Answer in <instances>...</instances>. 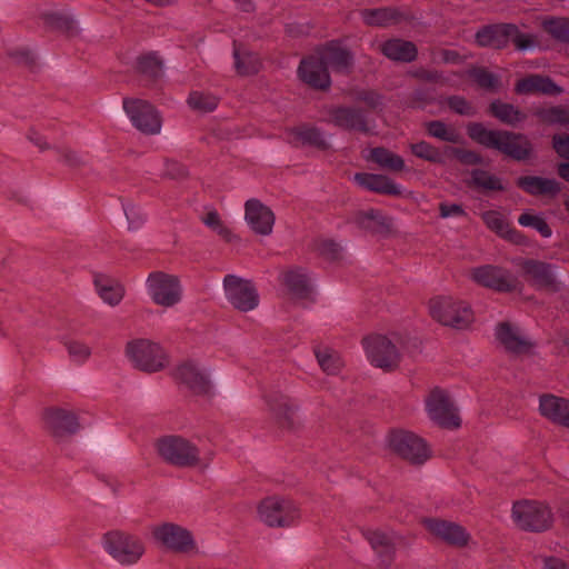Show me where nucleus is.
Listing matches in <instances>:
<instances>
[{
	"mask_svg": "<svg viewBox=\"0 0 569 569\" xmlns=\"http://www.w3.org/2000/svg\"><path fill=\"white\" fill-rule=\"evenodd\" d=\"M448 108L457 114L472 117L476 114V109L465 97L453 94L446 99Z\"/></svg>",
	"mask_w": 569,
	"mask_h": 569,
	"instance_id": "bf43d9fd",
	"label": "nucleus"
},
{
	"mask_svg": "<svg viewBox=\"0 0 569 569\" xmlns=\"http://www.w3.org/2000/svg\"><path fill=\"white\" fill-rule=\"evenodd\" d=\"M426 132L429 137L449 143H460L461 134L451 126L442 120H431L425 123Z\"/></svg>",
	"mask_w": 569,
	"mask_h": 569,
	"instance_id": "79ce46f5",
	"label": "nucleus"
},
{
	"mask_svg": "<svg viewBox=\"0 0 569 569\" xmlns=\"http://www.w3.org/2000/svg\"><path fill=\"white\" fill-rule=\"evenodd\" d=\"M352 222L358 228L371 233H379L389 229L386 217L377 209L357 211L352 217Z\"/></svg>",
	"mask_w": 569,
	"mask_h": 569,
	"instance_id": "c9c22d12",
	"label": "nucleus"
},
{
	"mask_svg": "<svg viewBox=\"0 0 569 569\" xmlns=\"http://www.w3.org/2000/svg\"><path fill=\"white\" fill-rule=\"evenodd\" d=\"M127 355L138 369L146 372L160 371L167 363V356L160 345L147 339L129 342Z\"/></svg>",
	"mask_w": 569,
	"mask_h": 569,
	"instance_id": "1a4fd4ad",
	"label": "nucleus"
},
{
	"mask_svg": "<svg viewBox=\"0 0 569 569\" xmlns=\"http://www.w3.org/2000/svg\"><path fill=\"white\" fill-rule=\"evenodd\" d=\"M422 523L432 536L450 546L465 547L469 541V533L456 522L439 518H427Z\"/></svg>",
	"mask_w": 569,
	"mask_h": 569,
	"instance_id": "6ab92c4d",
	"label": "nucleus"
},
{
	"mask_svg": "<svg viewBox=\"0 0 569 569\" xmlns=\"http://www.w3.org/2000/svg\"><path fill=\"white\" fill-rule=\"evenodd\" d=\"M389 445L398 456L413 465H422L430 457V450L425 440L409 431H392Z\"/></svg>",
	"mask_w": 569,
	"mask_h": 569,
	"instance_id": "9b49d317",
	"label": "nucleus"
},
{
	"mask_svg": "<svg viewBox=\"0 0 569 569\" xmlns=\"http://www.w3.org/2000/svg\"><path fill=\"white\" fill-rule=\"evenodd\" d=\"M317 249L322 257L329 260L338 259L341 251V247L333 240L320 241Z\"/></svg>",
	"mask_w": 569,
	"mask_h": 569,
	"instance_id": "e2e57ef3",
	"label": "nucleus"
},
{
	"mask_svg": "<svg viewBox=\"0 0 569 569\" xmlns=\"http://www.w3.org/2000/svg\"><path fill=\"white\" fill-rule=\"evenodd\" d=\"M410 151L415 157L431 163L443 164L446 161L445 151L425 140L411 143Z\"/></svg>",
	"mask_w": 569,
	"mask_h": 569,
	"instance_id": "c03bdc74",
	"label": "nucleus"
},
{
	"mask_svg": "<svg viewBox=\"0 0 569 569\" xmlns=\"http://www.w3.org/2000/svg\"><path fill=\"white\" fill-rule=\"evenodd\" d=\"M187 102L192 110L208 113L217 109L219 98L210 92L192 91L189 93Z\"/></svg>",
	"mask_w": 569,
	"mask_h": 569,
	"instance_id": "49530a36",
	"label": "nucleus"
},
{
	"mask_svg": "<svg viewBox=\"0 0 569 569\" xmlns=\"http://www.w3.org/2000/svg\"><path fill=\"white\" fill-rule=\"evenodd\" d=\"M288 142L296 147H312L321 151L330 148L321 129L311 124H300L286 130Z\"/></svg>",
	"mask_w": 569,
	"mask_h": 569,
	"instance_id": "b1692460",
	"label": "nucleus"
},
{
	"mask_svg": "<svg viewBox=\"0 0 569 569\" xmlns=\"http://www.w3.org/2000/svg\"><path fill=\"white\" fill-rule=\"evenodd\" d=\"M260 519L269 527H290L300 517L292 500L279 497L263 499L258 508Z\"/></svg>",
	"mask_w": 569,
	"mask_h": 569,
	"instance_id": "6e6552de",
	"label": "nucleus"
},
{
	"mask_svg": "<svg viewBox=\"0 0 569 569\" xmlns=\"http://www.w3.org/2000/svg\"><path fill=\"white\" fill-rule=\"evenodd\" d=\"M436 101V92L431 88H417L408 97L407 104L412 109H425Z\"/></svg>",
	"mask_w": 569,
	"mask_h": 569,
	"instance_id": "864d4df0",
	"label": "nucleus"
},
{
	"mask_svg": "<svg viewBox=\"0 0 569 569\" xmlns=\"http://www.w3.org/2000/svg\"><path fill=\"white\" fill-rule=\"evenodd\" d=\"M467 134L476 143L497 150L516 161H526L533 152L531 141L523 133L487 129L481 122H470L467 126Z\"/></svg>",
	"mask_w": 569,
	"mask_h": 569,
	"instance_id": "f257e3e1",
	"label": "nucleus"
},
{
	"mask_svg": "<svg viewBox=\"0 0 569 569\" xmlns=\"http://www.w3.org/2000/svg\"><path fill=\"white\" fill-rule=\"evenodd\" d=\"M468 76L481 89L496 92L501 87V81L498 74L489 71L485 67H472L468 71Z\"/></svg>",
	"mask_w": 569,
	"mask_h": 569,
	"instance_id": "37998d69",
	"label": "nucleus"
},
{
	"mask_svg": "<svg viewBox=\"0 0 569 569\" xmlns=\"http://www.w3.org/2000/svg\"><path fill=\"white\" fill-rule=\"evenodd\" d=\"M516 30L515 23H492L481 27L475 34V41L480 48L505 49Z\"/></svg>",
	"mask_w": 569,
	"mask_h": 569,
	"instance_id": "412c9836",
	"label": "nucleus"
},
{
	"mask_svg": "<svg viewBox=\"0 0 569 569\" xmlns=\"http://www.w3.org/2000/svg\"><path fill=\"white\" fill-rule=\"evenodd\" d=\"M297 72L299 79L312 89L326 91L331 86L329 71L318 54L303 58Z\"/></svg>",
	"mask_w": 569,
	"mask_h": 569,
	"instance_id": "f3484780",
	"label": "nucleus"
},
{
	"mask_svg": "<svg viewBox=\"0 0 569 569\" xmlns=\"http://www.w3.org/2000/svg\"><path fill=\"white\" fill-rule=\"evenodd\" d=\"M470 278L477 284L497 292H511L515 284L509 278V272L500 267L485 264L470 271Z\"/></svg>",
	"mask_w": 569,
	"mask_h": 569,
	"instance_id": "a211bd4d",
	"label": "nucleus"
},
{
	"mask_svg": "<svg viewBox=\"0 0 569 569\" xmlns=\"http://www.w3.org/2000/svg\"><path fill=\"white\" fill-rule=\"evenodd\" d=\"M365 537L376 552L378 566L383 569L389 568L396 556L393 535L380 530H368L365 532Z\"/></svg>",
	"mask_w": 569,
	"mask_h": 569,
	"instance_id": "a878e982",
	"label": "nucleus"
},
{
	"mask_svg": "<svg viewBox=\"0 0 569 569\" xmlns=\"http://www.w3.org/2000/svg\"><path fill=\"white\" fill-rule=\"evenodd\" d=\"M123 210L129 223V229L134 230L143 224L146 216L140 211L139 208L131 203H127L123 204Z\"/></svg>",
	"mask_w": 569,
	"mask_h": 569,
	"instance_id": "052dcab7",
	"label": "nucleus"
},
{
	"mask_svg": "<svg viewBox=\"0 0 569 569\" xmlns=\"http://www.w3.org/2000/svg\"><path fill=\"white\" fill-rule=\"evenodd\" d=\"M429 310L436 321L456 329H466L473 321V312L469 303L456 301L450 297L431 299Z\"/></svg>",
	"mask_w": 569,
	"mask_h": 569,
	"instance_id": "20e7f679",
	"label": "nucleus"
},
{
	"mask_svg": "<svg viewBox=\"0 0 569 569\" xmlns=\"http://www.w3.org/2000/svg\"><path fill=\"white\" fill-rule=\"evenodd\" d=\"M515 92L517 94H545L550 97L559 96L563 89L558 86L549 76L543 74H529L515 84Z\"/></svg>",
	"mask_w": 569,
	"mask_h": 569,
	"instance_id": "393cba45",
	"label": "nucleus"
},
{
	"mask_svg": "<svg viewBox=\"0 0 569 569\" xmlns=\"http://www.w3.org/2000/svg\"><path fill=\"white\" fill-rule=\"evenodd\" d=\"M518 223L522 227H529L537 230L541 237L550 238L552 236V230L547 221L537 214H532L531 212H523L518 217Z\"/></svg>",
	"mask_w": 569,
	"mask_h": 569,
	"instance_id": "603ef678",
	"label": "nucleus"
},
{
	"mask_svg": "<svg viewBox=\"0 0 569 569\" xmlns=\"http://www.w3.org/2000/svg\"><path fill=\"white\" fill-rule=\"evenodd\" d=\"M495 335L497 340L510 353H529L536 347L533 341L519 336L517 330L507 321L497 325Z\"/></svg>",
	"mask_w": 569,
	"mask_h": 569,
	"instance_id": "cd10ccee",
	"label": "nucleus"
},
{
	"mask_svg": "<svg viewBox=\"0 0 569 569\" xmlns=\"http://www.w3.org/2000/svg\"><path fill=\"white\" fill-rule=\"evenodd\" d=\"M328 116L327 121L341 130L349 132L355 131L362 134L373 133V126H371L362 108L353 106H331L328 109Z\"/></svg>",
	"mask_w": 569,
	"mask_h": 569,
	"instance_id": "f8f14e48",
	"label": "nucleus"
},
{
	"mask_svg": "<svg viewBox=\"0 0 569 569\" xmlns=\"http://www.w3.org/2000/svg\"><path fill=\"white\" fill-rule=\"evenodd\" d=\"M318 56L327 69L330 67L336 72L348 73L353 64L350 50L335 42L327 44Z\"/></svg>",
	"mask_w": 569,
	"mask_h": 569,
	"instance_id": "c756f323",
	"label": "nucleus"
},
{
	"mask_svg": "<svg viewBox=\"0 0 569 569\" xmlns=\"http://www.w3.org/2000/svg\"><path fill=\"white\" fill-rule=\"evenodd\" d=\"M481 218L488 229L496 232L501 238L510 226L503 216L495 210L483 212Z\"/></svg>",
	"mask_w": 569,
	"mask_h": 569,
	"instance_id": "13d9d810",
	"label": "nucleus"
},
{
	"mask_svg": "<svg viewBox=\"0 0 569 569\" xmlns=\"http://www.w3.org/2000/svg\"><path fill=\"white\" fill-rule=\"evenodd\" d=\"M429 418L440 427L453 429L460 426V418L455 411L448 395L440 388H435L426 400Z\"/></svg>",
	"mask_w": 569,
	"mask_h": 569,
	"instance_id": "2eb2a0df",
	"label": "nucleus"
},
{
	"mask_svg": "<svg viewBox=\"0 0 569 569\" xmlns=\"http://www.w3.org/2000/svg\"><path fill=\"white\" fill-rule=\"evenodd\" d=\"M439 212L441 218L449 217H465L466 210L461 204L441 202L439 204Z\"/></svg>",
	"mask_w": 569,
	"mask_h": 569,
	"instance_id": "774afa93",
	"label": "nucleus"
},
{
	"mask_svg": "<svg viewBox=\"0 0 569 569\" xmlns=\"http://www.w3.org/2000/svg\"><path fill=\"white\" fill-rule=\"evenodd\" d=\"M466 184L470 189L481 192L505 191V186L499 177L479 168L470 171V178L466 180Z\"/></svg>",
	"mask_w": 569,
	"mask_h": 569,
	"instance_id": "f704fd0d",
	"label": "nucleus"
},
{
	"mask_svg": "<svg viewBox=\"0 0 569 569\" xmlns=\"http://www.w3.org/2000/svg\"><path fill=\"white\" fill-rule=\"evenodd\" d=\"M362 345L371 365L383 371L396 370L401 362V352L386 336L375 335L362 339Z\"/></svg>",
	"mask_w": 569,
	"mask_h": 569,
	"instance_id": "0eeeda50",
	"label": "nucleus"
},
{
	"mask_svg": "<svg viewBox=\"0 0 569 569\" xmlns=\"http://www.w3.org/2000/svg\"><path fill=\"white\" fill-rule=\"evenodd\" d=\"M552 148L562 159L569 160V136L557 133L552 136Z\"/></svg>",
	"mask_w": 569,
	"mask_h": 569,
	"instance_id": "680f3d73",
	"label": "nucleus"
},
{
	"mask_svg": "<svg viewBox=\"0 0 569 569\" xmlns=\"http://www.w3.org/2000/svg\"><path fill=\"white\" fill-rule=\"evenodd\" d=\"M510 41L513 42L517 50L525 51L533 46V38L530 34L520 32L516 26L515 32H511Z\"/></svg>",
	"mask_w": 569,
	"mask_h": 569,
	"instance_id": "69168bd1",
	"label": "nucleus"
},
{
	"mask_svg": "<svg viewBox=\"0 0 569 569\" xmlns=\"http://www.w3.org/2000/svg\"><path fill=\"white\" fill-rule=\"evenodd\" d=\"M123 109L132 124L144 134H157L161 130V117L156 108L141 99H123Z\"/></svg>",
	"mask_w": 569,
	"mask_h": 569,
	"instance_id": "4468645a",
	"label": "nucleus"
},
{
	"mask_svg": "<svg viewBox=\"0 0 569 569\" xmlns=\"http://www.w3.org/2000/svg\"><path fill=\"white\" fill-rule=\"evenodd\" d=\"M158 455L167 463L178 468H192L199 465V449L180 436H164L157 440Z\"/></svg>",
	"mask_w": 569,
	"mask_h": 569,
	"instance_id": "7ed1b4c3",
	"label": "nucleus"
},
{
	"mask_svg": "<svg viewBox=\"0 0 569 569\" xmlns=\"http://www.w3.org/2000/svg\"><path fill=\"white\" fill-rule=\"evenodd\" d=\"M173 378L193 395H211L212 386L210 379L192 360H187L179 365L173 371Z\"/></svg>",
	"mask_w": 569,
	"mask_h": 569,
	"instance_id": "dca6fc26",
	"label": "nucleus"
},
{
	"mask_svg": "<svg viewBox=\"0 0 569 569\" xmlns=\"http://www.w3.org/2000/svg\"><path fill=\"white\" fill-rule=\"evenodd\" d=\"M356 99L366 103L370 109H377L382 104V96L375 90H361Z\"/></svg>",
	"mask_w": 569,
	"mask_h": 569,
	"instance_id": "0e129e2a",
	"label": "nucleus"
},
{
	"mask_svg": "<svg viewBox=\"0 0 569 569\" xmlns=\"http://www.w3.org/2000/svg\"><path fill=\"white\" fill-rule=\"evenodd\" d=\"M59 160L64 164L76 168L84 163L83 159L70 149L63 148L59 150Z\"/></svg>",
	"mask_w": 569,
	"mask_h": 569,
	"instance_id": "338daca9",
	"label": "nucleus"
},
{
	"mask_svg": "<svg viewBox=\"0 0 569 569\" xmlns=\"http://www.w3.org/2000/svg\"><path fill=\"white\" fill-rule=\"evenodd\" d=\"M43 420L46 428L57 438L73 435L80 429L76 413L62 408L46 409Z\"/></svg>",
	"mask_w": 569,
	"mask_h": 569,
	"instance_id": "4be33fe9",
	"label": "nucleus"
},
{
	"mask_svg": "<svg viewBox=\"0 0 569 569\" xmlns=\"http://www.w3.org/2000/svg\"><path fill=\"white\" fill-rule=\"evenodd\" d=\"M366 159L392 172H400L406 167L402 157L385 147L372 148Z\"/></svg>",
	"mask_w": 569,
	"mask_h": 569,
	"instance_id": "4c0bfd02",
	"label": "nucleus"
},
{
	"mask_svg": "<svg viewBox=\"0 0 569 569\" xmlns=\"http://www.w3.org/2000/svg\"><path fill=\"white\" fill-rule=\"evenodd\" d=\"M512 519L521 530L542 532L551 527L553 516L547 505L539 501L522 500L513 503Z\"/></svg>",
	"mask_w": 569,
	"mask_h": 569,
	"instance_id": "39448f33",
	"label": "nucleus"
},
{
	"mask_svg": "<svg viewBox=\"0 0 569 569\" xmlns=\"http://www.w3.org/2000/svg\"><path fill=\"white\" fill-rule=\"evenodd\" d=\"M445 153L456 159L462 166H478L483 162V158L480 153L465 148L446 146Z\"/></svg>",
	"mask_w": 569,
	"mask_h": 569,
	"instance_id": "3c124183",
	"label": "nucleus"
},
{
	"mask_svg": "<svg viewBox=\"0 0 569 569\" xmlns=\"http://www.w3.org/2000/svg\"><path fill=\"white\" fill-rule=\"evenodd\" d=\"M488 112L500 122L512 127L527 118L519 108L500 100L491 101L488 107Z\"/></svg>",
	"mask_w": 569,
	"mask_h": 569,
	"instance_id": "e433bc0d",
	"label": "nucleus"
},
{
	"mask_svg": "<svg viewBox=\"0 0 569 569\" xmlns=\"http://www.w3.org/2000/svg\"><path fill=\"white\" fill-rule=\"evenodd\" d=\"M542 27L557 41L569 43V18H549L543 21Z\"/></svg>",
	"mask_w": 569,
	"mask_h": 569,
	"instance_id": "8fccbe9b",
	"label": "nucleus"
},
{
	"mask_svg": "<svg viewBox=\"0 0 569 569\" xmlns=\"http://www.w3.org/2000/svg\"><path fill=\"white\" fill-rule=\"evenodd\" d=\"M152 533L156 540L174 551H187L193 545L191 533L176 523L167 522L158 526Z\"/></svg>",
	"mask_w": 569,
	"mask_h": 569,
	"instance_id": "5701e85b",
	"label": "nucleus"
},
{
	"mask_svg": "<svg viewBox=\"0 0 569 569\" xmlns=\"http://www.w3.org/2000/svg\"><path fill=\"white\" fill-rule=\"evenodd\" d=\"M103 547L114 560L124 566L137 563L144 553V546L138 537L119 530L103 535Z\"/></svg>",
	"mask_w": 569,
	"mask_h": 569,
	"instance_id": "423d86ee",
	"label": "nucleus"
},
{
	"mask_svg": "<svg viewBox=\"0 0 569 569\" xmlns=\"http://www.w3.org/2000/svg\"><path fill=\"white\" fill-rule=\"evenodd\" d=\"M353 180L360 188L375 193L387 196H400L402 193L400 186L385 174L357 172Z\"/></svg>",
	"mask_w": 569,
	"mask_h": 569,
	"instance_id": "c85d7f7f",
	"label": "nucleus"
},
{
	"mask_svg": "<svg viewBox=\"0 0 569 569\" xmlns=\"http://www.w3.org/2000/svg\"><path fill=\"white\" fill-rule=\"evenodd\" d=\"M202 222L213 232H216L219 237H221L224 241H232L233 234L231 230L223 224L219 213L216 210L208 212L202 218Z\"/></svg>",
	"mask_w": 569,
	"mask_h": 569,
	"instance_id": "5fc2aeb1",
	"label": "nucleus"
},
{
	"mask_svg": "<svg viewBox=\"0 0 569 569\" xmlns=\"http://www.w3.org/2000/svg\"><path fill=\"white\" fill-rule=\"evenodd\" d=\"M533 114L537 119L547 126H562L569 124V106H551L547 108H538Z\"/></svg>",
	"mask_w": 569,
	"mask_h": 569,
	"instance_id": "ea45409f",
	"label": "nucleus"
},
{
	"mask_svg": "<svg viewBox=\"0 0 569 569\" xmlns=\"http://www.w3.org/2000/svg\"><path fill=\"white\" fill-rule=\"evenodd\" d=\"M42 17L44 23L52 29L61 30L69 34L78 32L77 21L68 13L47 12Z\"/></svg>",
	"mask_w": 569,
	"mask_h": 569,
	"instance_id": "09e8293b",
	"label": "nucleus"
},
{
	"mask_svg": "<svg viewBox=\"0 0 569 569\" xmlns=\"http://www.w3.org/2000/svg\"><path fill=\"white\" fill-rule=\"evenodd\" d=\"M410 76L419 81L429 83L447 86L449 78L443 74L442 71L437 69H427L423 67L417 68L410 72Z\"/></svg>",
	"mask_w": 569,
	"mask_h": 569,
	"instance_id": "6e6d98bb",
	"label": "nucleus"
},
{
	"mask_svg": "<svg viewBox=\"0 0 569 569\" xmlns=\"http://www.w3.org/2000/svg\"><path fill=\"white\" fill-rule=\"evenodd\" d=\"M94 284L100 298L110 306H117L123 298V288L119 284H113L106 278L97 277Z\"/></svg>",
	"mask_w": 569,
	"mask_h": 569,
	"instance_id": "de8ad7c7",
	"label": "nucleus"
},
{
	"mask_svg": "<svg viewBox=\"0 0 569 569\" xmlns=\"http://www.w3.org/2000/svg\"><path fill=\"white\" fill-rule=\"evenodd\" d=\"M283 283L293 296L301 299L308 298L311 292L309 278L302 269H293L284 272Z\"/></svg>",
	"mask_w": 569,
	"mask_h": 569,
	"instance_id": "58836bf2",
	"label": "nucleus"
},
{
	"mask_svg": "<svg viewBox=\"0 0 569 569\" xmlns=\"http://www.w3.org/2000/svg\"><path fill=\"white\" fill-rule=\"evenodd\" d=\"M234 68L241 76L254 74L259 71V59L251 52L241 53L237 42H233Z\"/></svg>",
	"mask_w": 569,
	"mask_h": 569,
	"instance_id": "a18cd8bd",
	"label": "nucleus"
},
{
	"mask_svg": "<svg viewBox=\"0 0 569 569\" xmlns=\"http://www.w3.org/2000/svg\"><path fill=\"white\" fill-rule=\"evenodd\" d=\"M148 292L156 305L173 307L180 302L182 288L179 278L162 271L151 272L147 279Z\"/></svg>",
	"mask_w": 569,
	"mask_h": 569,
	"instance_id": "9d476101",
	"label": "nucleus"
},
{
	"mask_svg": "<svg viewBox=\"0 0 569 569\" xmlns=\"http://www.w3.org/2000/svg\"><path fill=\"white\" fill-rule=\"evenodd\" d=\"M264 401L274 422L280 428L290 429L293 427L296 407L287 396L279 391H272L264 396Z\"/></svg>",
	"mask_w": 569,
	"mask_h": 569,
	"instance_id": "bb28decb",
	"label": "nucleus"
},
{
	"mask_svg": "<svg viewBox=\"0 0 569 569\" xmlns=\"http://www.w3.org/2000/svg\"><path fill=\"white\" fill-rule=\"evenodd\" d=\"M519 267L523 279L535 290L557 293L562 289L558 264L527 258L519 262Z\"/></svg>",
	"mask_w": 569,
	"mask_h": 569,
	"instance_id": "f03ea898",
	"label": "nucleus"
},
{
	"mask_svg": "<svg viewBox=\"0 0 569 569\" xmlns=\"http://www.w3.org/2000/svg\"><path fill=\"white\" fill-rule=\"evenodd\" d=\"M359 14L365 24L379 28L398 23L402 19V13L391 7L362 9Z\"/></svg>",
	"mask_w": 569,
	"mask_h": 569,
	"instance_id": "72a5a7b5",
	"label": "nucleus"
},
{
	"mask_svg": "<svg viewBox=\"0 0 569 569\" xmlns=\"http://www.w3.org/2000/svg\"><path fill=\"white\" fill-rule=\"evenodd\" d=\"M316 358L321 369L328 375H336L341 368L340 358L329 350H315Z\"/></svg>",
	"mask_w": 569,
	"mask_h": 569,
	"instance_id": "4d7b16f0",
	"label": "nucleus"
},
{
	"mask_svg": "<svg viewBox=\"0 0 569 569\" xmlns=\"http://www.w3.org/2000/svg\"><path fill=\"white\" fill-rule=\"evenodd\" d=\"M244 219L250 229L260 236H269L274 224L272 210L258 199H249L244 203Z\"/></svg>",
	"mask_w": 569,
	"mask_h": 569,
	"instance_id": "aec40b11",
	"label": "nucleus"
},
{
	"mask_svg": "<svg viewBox=\"0 0 569 569\" xmlns=\"http://www.w3.org/2000/svg\"><path fill=\"white\" fill-rule=\"evenodd\" d=\"M137 71L152 81L163 73V61L157 52H148L137 58Z\"/></svg>",
	"mask_w": 569,
	"mask_h": 569,
	"instance_id": "a19ab883",
	"label": "nucleus"
},
{
	"mask_svg": "<svg viewBox=\"0 0 569 569\" xmlns=\"http://www.w3.org/2000/svg\"><path fill=\"white\" fill-rule=\"evenodd\" d=\"M539 410L550 421L569 428V400L543 395L540 397Z\"/></svg>",
	"mask_w": 569,
	"mask_h": 569,
	"instance_id": "7c9ffc66",
	"label": "nucleus"
},
{
	"mask_svg": "<svg viewBox=\"0 0 569 569\" xmlns=\"http://www.w3.org/2000/svg\"><path fill=\"white\" fill-rule=\"evenodd\" d=\"M223 286L228 301L237 310L247 312L258 307L259 295L252 281L227 274Z\"/></svg>",
	"mask_w": 569,
	"mask_h": 569,
	"instance_id": "ddd939ff",
	"label": "nucleus"
},
{
	"mask_svg": "<svg viewBox=\"0 0 569 569\" xmlns=\"http://www.w3.org/2000/svg\"><path fill=\"white\" fill-rule=\"evenodd\" d=\"M381 53L397 62L410 63L418 57L417 46L409 40L399 38L388 39L380 46Z\"/></svg>",
	"mask_w": 569,
	"mask_h": 569,
	"instance_id": "2f4dec72",
	"label": "nucleus"
},
{
	"mask_svg": "<svg viewBox=\"0 0 569 569\" xmlns=\"http://www.w3.org/2000/svg\"><path fill=\"white\" fill-rule=\"evenodd\" d=\"M516 184L531 196H556L561 190L557 180L536 176L519 177Z\"/></svg>",
	"mask_w": 569,
	"mask_h": 569,
	"instance_id": "473e14b6",
	"label": "nucleus"
}]
</instances>
